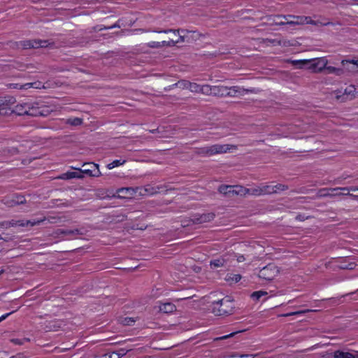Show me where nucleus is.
Masks as SVG:
<instances>
[{
	"instance_id": "f257e3e1",
	"label": "nucleus",
	"mask_w": 358,
	"mask_h": 358,
	"mask_svg": "<svg viewBox=\"0 0 358 358\" xmlns=\"http://www.w3.org/2000/svg\"><path fill=\"white\" fill-rule=\"evenodd\" d=\"M292 64L299 69H306L314 73H318L324 69L328 64V60L326 57H319L311 59L293 60Z\"/></svg>"
},
{
	"instance_id": "f03ea898",
	"label": "nucleus",
	"mask_w": 358,
	"mask_h": 358,
	"mask_svg": "<svg viewBox=\"0 0 358 358\" xmlns=\"http://www.w3.org/2000/svg\"><path fill=\"white\" fill-rule=\"evenodd\" d=\"M234 309V301L227 296L211 304L212 313L217 316L229 315L233 313Z\"/></svg>"
},
{
	"instance_id": "7ed1b4c3",
	"label": "nucleus",
	"mask_w": 358,
	"mask_h": 358,
	"mask_svg": "<svg viewBox=\"0 0 358 358\" xmlns=\"http://www.w3.org/2000/svg\"><path fill=\"white\" fill-rule=\"evenodd\" d=\"M229 150V145L227 144H215L210 146L201 148L196 152L202 157H210L216 154L225 153Z\"/></svg>"
},
{
	"instance_id": "20e7f679",
	"label": "nucleus",
	"mask_w": 358,
	"mask_h": 358,
	"mask_svg": "<svg viewBox=\"0 0 358 358\" xmlns=\"http://www.w3.org/2000/svg\"><path fill=\"white\" fill-rule=\"evenodd\" d=\"M245 187L242 185H220L218 192L228 198L236 196H245Z\"/></svg>"
},
{
	"instance_id": "39448f33",
	"label": "nucleus",
	"mask_w": 358,
	"mask_h": 358,
	"mask_svg": "<svg viewBox=\"0 0 358 358\" xmlns=\"http://www.w3.org/2000/svg\"><path fill=\"white\" fill-rule=\"evenodd\" d=\"M138 195L141 196H153L162 192H167L168 187L165 185H152L148 184L143 187H136Z\"/></svg>"
},
{
	"instance_id": "423d86ee",
	"label": "nucleus",
	"mask_w": 358,
	"mask_h": 358,
	"mask_svg": "<svg viewBox=\"0 0 358 358\" xmlns=\"http://www.w3.org/2000/svg\"><path fill=\"white\" fill-rule=\"evenodd\" d=\"M277 18H282L286 20V23L289 25H300L305 24H316L310 17L299 16V15H278Z\"/></svg>"
},
{
	"instance_id": "0eeeda50",
	"label": "nucleus",
	"mask_w": 358,
	"mask_h": 358,
	"mask_svg": "<svg viewBox=\"0 0 358 358\" xmlns=\"http://www.w3.org/2000/svg\"><path fill=\"white\" fill-rule=\"evenodd\" d=\"M279 273V269L273 264H268L262 268L259 272V277L265 280H272Z\"/></svg>"
},
{
	"instance_id": "6e6552de",
	"label": "nucleus",
	"mask_w": 358,
	"mask_h": 358,
	"mask_svg": "<svg viewBox=\"0 0 358 358\" xmlns=\"http://www.w3.org/2000/svg\"><path fill=\"white\" fill-rule=\"evenodd\" d=\"M358 96V91L354 85L348 86L343 92L338 91L336 92V99L342 102L352 100Z\"/></svg>"
},
{
	"instance_id": "1a4fd4ad",
	"label": "nucleus",
	"mask_w": 358,
	"mask_h": 358,
	"mask_svg": "<svg viewBox=\"0 0 358 358\" xmlns=\"http://www.w3.org/2000/svg\"><path fill=\"white\" fill-rule=\"evenodd\" d=\"M321 358H358V353L353 354L348 351L338 350H329L320 354Z\"/></svg>"
},
{
	"instance_id": "9d476101",
	"label": "nucleus",
	"mask_w": 358,
	"mask_h": 358,
	"mask_svg": "<svg viewBox=\"0 0 358 358\" xmlns=\"http://www.w3.org/2000/svg\"><path fill=\"white\" fill-rule=\"evenodd\" d=\"M76 169L78 170L80 173H85L91 177H99L101 175L99 165L93 162L85 163L82 169Z\"/></svg>"
},
{
	"instance_id": "9b49d317",
	"label": "nucleus",
	"mask_w": 358,
	"mask_h": 358,
	"mask_svg": "<svg viewBox=\"0 0 358 358\" xmlns=\"http://www.w3.org/2000/svg\"><path fill=\"white\" fill-rule=\"evenodd\" d=\"M179 29H164L161 31H157L158 33H172L175 37H177V39L175 38H169V41H163L160 42L162 44V47L163 46H174L176 44L183 42L185 41L184 36H180Z\"/></svg>"
},
{
	"instance_id": "f8f14e48",
	"label": "nucleus",
	"mask_w": 358,
	"mask_h": 358,
	"mask_svg": "<svg viewBox=\"0 0 358 358\" xmlns=\"http://www.w3.org/2000/svg\"><path fill=\"white\" fill-rule=\"evenodd\" d=\"M50 43L47 40L32 39L20 42V45L24 49L38 48L48 47Z\"/></svg>"
},
{
	"instance_id": "ddd939ff",
	"label": "nucleus",
	"mask_w": 358,
	"mask_h": 358,
	"mask_svg": "<svg viewBox=\"0 0 358 358\" xmlns=\"http://www.w3.org/2000/svg\"><path fill=\"white\" fill-rule=\"evenodd\" d=\"M27 115L30 116H45L49 113L47 108L43 106H40L38 103H29V107H27Z\"/></svg>"
},
{
	"instance_id": "4468645a",
	"label": "nucleus",
	"mask_w": 358,
	"mask_h": 358,
	"mask_svg": "<svg viewBox=\"0 0 358 358\" xmlns=\"http://www.w3.org/2000/svg\"><path fill=\"white\" fill-rule=\"evenodd\" d=\"M341 190V187H335V188H322L320 189L316 195V197L321 198V197H333L336 196L341 195V193L338 192V191Z\"/></svg>"
},
{
	"instance_id": "2eb2a0df",
	"label": "nucleus",
	"mask_w": 358,
	"mask_h": 358,
	"mask_svg": "<svg viewBox=\"0 0 358 358\" xmlns=\"http://www.w3.org/2000/svg\"><path fill=\"white\" fill-rule=\"evenodd\" d=\"M118 198H131L136 195H138V191L136 187H122L117 190Z\"/></svg>"
},
{
	"instance_id": "dca6fc26",
	"label": "nucleus",
	"mask_w": 358,
	"mask_h": 358,
	"mask_svg": "<svg viewBox=\"0 0 358 358\" xmlns=\"http://www.w3.org/2000/svg\"><path fill=\"white\" fill-rule=\"evenodd\" d=\"M215 215L213 213H203L201 215H196L192 221L194 224H204L214 220Z\"/></svg>"
},
{
	"instance_id": "f3484780",
	"label": "nucleus",
	"mask_w": 358,
	"mask_h": 358,
	"mask_svg": "<svg viewBox=\"0 0 358 358\" xmlns=\"http://www.w3.org/2000/svg\"><path fill=\"white\" fill-rule=\"evenodd\" d=\"M252 90H247L239 86L227 87V96H237L244 95L248 92H252Z\"/></svg>"
},
{
	"instance_id": "a211bd4d",
	"label": "nucleus",
	"mask_w": 358,
	"mask_h": 358,
	"mask_svg": "<svg viewBox=\"0 0 358 358\" xmlns=\"http://www.w3.org/2000/svg\"><path fill=\"white\" fill-rule=\"evenodd\" d=\"M44 220H45V218L41 219V220H34L33 221L32 220H16V227L17 226L22 227H29V226L34 227L35 225L40 224Z\"/></svg>"
},
{
	"instance_id": "6ab92c4d",
	"label": "nucleus",
	"mask_w": 358,
	"mask_h": 358,
	"mask_svg": "<svg viewBox=\"0 0 358 358\" xmlns=\"http://www.w3.org/2000/svg\"><path fill=\"white\" fill-rule=\"evenodd\" d=\"M245 192V196L247 194H250L255 196H262V184L259 185H255L250 188H246Z\"/></svg>"
},
{
	"instance_id": "aec40b11",
	"label": "nucleus",
	"mask_w": 358,
	"mask_h": 358,
	"mask_svg": "<svg viewBox=\"0 0 358 358\" xmlns=\"http://www.w3.org/2000/svg\"><path fill=\"white\" fill-rule=\"evenodd\" d=\"M227 87L222 85H213V96H227Z\"/></svg>"
},
{
	"instance_id": "412c9836",
	"label": "nucleus",
	"mask_w": 358,
	"mask_h": 358,
	"mask_svg": "<svg viewBox=\"0 0 358 358\" xmlns=\"http://www.w3.org/2000/svg\"><path fill=\"white\" fill-rule=\"evenodd\" d=\"M83 175L78 172L76 171H67L66 173H64L61 174L59 176L57 177L59 179L62 180H69L72 178H83Z\"/></svg>"
},
{
	"instance_id": "4be33fe9",
	"label": "nucleus",
	"mask_w": 358,
	"mask_h": 358,
	"mask_svg": "<svg viewBox=\"0 0 358 358\" xmlns=\"http://www.w3.org/2000/svg\"><path fill=\"white\" fill-rule=\"evenodd\" d=\"M57 234L58 235L64 236H76L83 234L82 231L78 229H58Z\"/></svg>"
},
{
	"instance_id": "5701e85b",
	"label": "nucleus",
	"mask_w": 358,
	"mask_h": 358,
	"mask_svg": "<svg viewBox=\"0 0 358 358\" xmlns=\"http://www.w3.org/2000/svg\"><path fill=\"white\" fill-rule=\"evenodd\" d=\"M176 310V307L172 303H164L159 306V310L164 313H173Z\"/></svg>"
},
{
	"instance_id": "b1692460",
	"label": "nucleus",
	"mask_w": 358,
	"mask_h": 358,
	"mask_svg": "<svg viewBox=\"0 0 358 358\" xmlns=\"http://www.w3.org/2000/svg\"><path fill=\"white\" fill-rule=\"evenodd\" d=\"M27 107H29V103L17 104L15 107L13 112L17 114L18 115H27L28 110Z\"/></svg>"
},
{
	"instance_id": "393cba45",
	"label": "nucleus",
	"mask_w": 358,
	"mask_h": 358,
	"mask_svg": "<svg viewBox=\"0 0 358 358\" xmlns=\"http://www.w3.org/2000/svg\"><path fill=\"white\" fill-rule=\"evenodd\" d=\"M342 64L343 66H345L347 64H352V66L348 67V69L350 71H353V72L357 71V70L356 69V68H358V58L355 59H351V60H343Z\"/></svg>"
},
{
	"instance_id": "a878e982",
	"label": "nucleus",
	"mask_w": 358,
	"mask_h": 358,
	"mask_svg": "<svg viewBox=\"0 0 358 358\" xmlns=\"http://www.w3.org/2000/svg\"><path fill=\"white\" fill-rule=\"evenodd\" d=\"M213 85H203L201 86V92L200 93L208 95V96H213Z\"/></svg>"
},
{
	"instance_id": "bb28decb",
	"label": "nucleus",
	"mask_w": 358,
	"mask_h": 358,
	"mask_svg": "<svg viewBox=\"0 0 358 358\" xmlns=\"http://www.w3.org/2000/svg\"><path fill=\"white\" fill-rule=\"evenodd\" d=\"M262 195L272 194H273V187L271 185L262 184Z\"/></svg>"
},
{
	"instance_id": "cd10ccee",
	"label": "nucleus",
	"mask_w": 358,
	"mask_h": 358,
	"mask_svg": "<svg viewBox=\"0 0 358 358\" xmlns=\"http://www.w3.org/2000/svg\"><path fill=\"white\" fill-rule=\"evenodd\" d=\"M226 261L223 258H220L217 259H214L210 262V266L212 268H218L221 266H224L225 265Z\"/></svg>"
},
{
	"instance_id": "c85d7f7f",
	"label": "nucleus",
	"mask_w": 358,
	"mask_h": 358,
	"mask_svg": "<svg viewBox=\"0 0 358 358\" xmlns=\"http://www.w3.org/2000/svg\"><path fill=\"white\" fill-rule=\"evenodd\" d=\"M324 69H326L328 73H334V74H336L337 76H341L343 73V69H338V68H336V67H334V66H326Z\"/></svg>"
},
{
	"instance_id": "c756f323",
	"label": "nucleus",
	"mask_w": 358,
	"mask_h": 358,
	"mask_svg": "<svg viewBox=\"0 0 358 358\" xmlns=\"http://www.w3.org/2000/svg\"><path fill=\"white\" fill-rule=\"evenodd\" d=\"M66 123L72 126H78L82 124L83 119L79 117L69 118L66 120Z\"/></svg>"
},
{
	"instance_id": "7c9ffc66",
	"label": "nucleus",
	"mask_w": 358,
	"mask_h": 358,
	"mask_svg": "<svg viewBox=\"0 0 358 358\" xmlns=\"http://www.w3.org/2000/svg\"><path fill=\"white\" fill-rule=\"evenodd\" d=\"M273 194H278L280 192L285 191V190L288 189V188H289L287 185L280 184V183L273 185Z\"/></svg>"
},
{
	"instance_id": "2f4dec72",
	"label": "nucleus",
	"mask_w": 358,
	"mask_h": 358,
	"mask_svg": "<svg viewBox=\"0 0 358 358\" xmlns=\"http://www.w3.org/2000/svg\"><path fill=\"white\" fill-rule=\"evenodd\" d=\"M312 311H315V310L307 309V310H299V311H296V312H291V313H285V314H282L280 316L289 317V316H292V315H299L305 314L306 313L312 312Z\"/></svg>"
},
{
	"instance_id": "473e14b6",
	"label": "nucleus",
	"mask_w": 358,
	"mask_h": 358,
	"mask_svg": "<svg viewBox=\"0 0 358 358\" xmlns=\"http://www.w3.org/2000/svg\"><path fill=\"white\" fill-rule=\"evenodd\" d=\"M341 190L347 191V194H345L348 195L351 197H353V198L357 197V196L350 193V191H352V192L358 191L357 187L352 186V187H341Z\"/></svg>"
},
{
	"instance_id": "72a5a7b5",
	"label": "nucleus",
	"mask_w": 358,
	"mask_h": 358,
	"mask_svg": "<svg viewBox=\"0 0 358 358\" xmlns=\"http://www.w3.org/2000/svg\"><path fill=\"white\" fill-rule=\"evenodd\" d=\"M126 162V160L116 159L112 162L111 163L107 165V168L108 169H112L115 167L119 166L120 165L124 164Z\"/></svg>"
},
{
	"instance_id": "f704fd0d",
	"label": "nucleus",
	"mask_w": 358,
	"mask_h": 358,
	"mask_svg": "<svg viewBox=\"0 0 358 358\" xmlns=\"http://www.w3.org/2000/svg\"><path fill=\"white\" fill-rule=\"evenodd\" d=\"M189 85V90L195 93H200L201 92V86L200 85L195 83H191L190 84H187Z\"/></svg>"
},
{
	"instance_id": "c9c22d12",
	"label": "nucleus",
	"mask_w": 358,
	"mask_h": 358,
	"mask_svg": "<svg viewBox=\"0 0 358 358\" xmlns=\"http://www.w3.org/2000/svg\"><path fill=\"white\" fill-rule=\"evenodd\" d=\"M266 294H267L266 292L262 291V290L257 291V292H254L253 293H252L251 298L253 299L254 300L258 301L262 296H266Z\"/></svg>"
},
{
	"instance_id": "e433bc0d",
	"label": "nucleus",
	"mask_w": 358,
	"mask_h": 358,
	"mask_svg": "<svg viewBox=\"0 0 358 358\" xmlns=\"http://www.w3.org/2000/svg\"><path fill=\"white\" fill-rule=\"evenodd\" d=\"M120 322L124 325L131 326L134 324L135 320L133 317H127L122 318Z\"/></svg>"
},
{
	"instance_id": "4c0bfd02",
	"label": "nucleus",
	"mask_w": 358,
	"mask_h": 358,
	"mask_svg": "<svg viewBox=\"0 0 358 358\" xmlns=\"http://www.w3.org/2000/svg\"><path fill=\"white\" fill-rule=\"evenodd\" d=\"M15 201H16V199L15 198V195H13V196H12V197L10 199L8 198L6 200L5 203L6 205H8L9 207H12V206L18 205V203H15Z\"/></svg>"
},
{
	"instance_id": "58836bf2",
	"label": "nucleus",
	"mask_w": 358,
	"mask_h": 358,
	"mask_svg": "<svg viewBox=\"0 0 358 358\" xmlns=\"http://www.w3.org/2000/svg\"><path fill=\"white\" fill-rule=\"evenodd\" d=\"M355 264V263H350V264H342L339 266V267L342 269H353Z\"/></svg>"
},
{
	"instance_id": "ea45409f",
	"label": "nucleus",
	"mask_w": 358,
	"mask_h": 358,
	"mask_svg": "<svg viewBox=\"0 0 358 358\" xmlns=\"http://www.w3.org/2000/svg\"><path fill=\"white\" fill-rule=\"evenodd\" d=\"M15 198L16 199L15 203H18V205L25 202V199L22 195H15Z\"/></svg>"
},
{
	"instance_id": "a19ab883",
	"label": "nucleus",
	"mask_w": 358,
	"mask_h": 358,
	"mask_svg": "<svg viewBox=\"0 0 358 358\" xmlns=\"http://www.w3.org/2000/svg\"><path fill=\"white\" fill-rule=\"evenodd\" d=\"M148 46L152 48H159L162 47V44L160 42L152 41L148 43Z\"/></svg>"
},
{
	"instance_id": "79ce46f5",
	"label": "nucleus",
	"mask_w": 358,
	"mask_h": 358,
	"mask_svg": "<svg viewBox=\"0 0 358 358\" xmlns=\"http://www.w3.org/2000/svg\"><path fill=\"white\" fill-rule=\"evenodd\" d=\"M191 82L187 81V80H182L178 82V84L182 87L184 89H188L189 90V85L187 84H190Z\"/></svg>"
},
{
	"instance_id": "37998d69",
	"label": "nucleus",
	"mask_w": 358,
	"mask_h": 358,
	"mask_svg": "<svg viewBox=\"0 0 358 358\" xmlns=\"http://www.w3.org/2000/svg\"><path fill=\"white\" fill-rule=\"evenodd\" d=\"M116 27H120V25L117 24V23H115L110 27H100L99 28V31H101V30H105V29H113V28H116Z\"/></svg>"
},
{
	"instance_id": "c03bdc74",
	"label": "nucleus",
	"mask_w": 358,
	"mask_h": 358,
	"mask_svg": "<svg viewBox=\"0 0 358 358\" xmlns=\"http://www.w3.org/2000/svg\"><path fill=\"white\" fill-rule=\"evenodd\" d=\"M34 85V84H33V83H25L24 85H20V89L27 90L29 88L33 87Z\"/></svg>"
},
{
	"instance_id": "a18cd8bd",
	"label": "nucleus",
	"mask_w": 358,
	"mask_h": 358,
	"mask_svg": "<svg viewBox=\"0 0 358 358\" xmlns=\"http://www.w3.org/2000/svg\"><path fill=\"white\" fill-rule=\"evenodd\" d=\"M13 238V236H10L9 235H6V236H0V240H3L4 241H12Z\"/></svg>"
},
{
	"instance_id": "49530a36",
	"label": "nucleus",
	"mask_w": 358,
	"mask_h": 358,
	"mask_svg": "<svg viewBox=\"0 0 358 358\" xmlns=\"http://www.w3.org/2000/svg\"><path fill=\"white\" fill-rule=\"evenodd\" d=\"M241 275H239V274H234L233 275V276L231 277V280L236 282H238L241 280Z\"/></svg>"
},
{
	"instance_id": "de8ad7c7",
	"label": "nucleus",
	"mask_w": 358,
	"mask_h": 358,
	"mask_svg": "<svg viewBox=\"0 0 358 358\" xmlns=\"http://www.w3.org/2000/svg\"><path fill=\"white\" fill-rule=\"evenodd\" d=\"M0 228L2 229H8L9 228V224L8 221H3L0 222Z\"/></svg>"
},
{
	"instance_id": "09e8293b",
	"label": "nucleus",
	"mask_w": 358,
	"mask_h": 358,
	"mask_svg": "<svg viewBox=\"0 0 358 358\" xmlns=\"http://www.w3.org/2000/svg\"><path fill=\"white\" fill-rule=\"evenodd\" d=\"M238 332H232L228 335H226V336H223L220 338H219L218 339H221V340H223V339H227L228 338H230V337H232L234 335H235L236 334H237Z\"/></svg>"
},
{
	"instance_id": "8fccbe9b",
	"label": "nucleus",
	"mask_w": 358,
	"mask_h": 358,
	"mask_svg": "<svg viewBox=\"0 0 358 358\" xmlns=\"http://www.w3.org/2000/svg\"><path fill=\"white\" fill-rule=\"evenodd\" d=\"M33 84H34L33 87L36 89H41L43 87L41 83L40 82H34Z\"/></svg>"
},
{
	"instance_id": "3c124183",
	"label": "nucleus",
	"mask_w": 358,
	"mask_h": 358,
	"mask_svg": "<svg viewBox=\"0 0 358 358\" xmlns=\"http://www.w3.org/2000/svg\"><path fill=\"white\" fill-rule=\"evenodd\" d=\"M14 311H12L10 313H6L5 315H3L1 317H0V322L5 319H6L10 314H12Z\"/></svg>"
},
{
	"instance_id": "603ef678",
	"label": "nucleus",
	"mask_w": 358,
	"mask_h": 358,
	"mask_svg": "<svg viewBox=\"0 0 358 358\" xmlns=\"http://www.w3.org/2000/svg\"><path fill=\"white\" fill-rule=\"evenodd\" d=\"M116 352L120 355V358H121L126 354V351L124 349H120Z\"/></svg>"
},
{
	"instance_id": "864d4df0",
	"label": "nucleus",
	"mask_w": 358,
	"mask_h": 358,
	"mask_svg": "<svg viewBox=\"0 0 358 358\" xmlns=\"http://www.w3.org/2000/svg\"><path fill=\"white\" fill-rule=\"evenodd\" d=\"M109 358H120V355L116 352H113L110 354Z\"/></svg>"
},
{
	"instance_id": "5fc2aeb1",
	"label": "nucleus",
	"mask_w": 358,
	"mask_h": 358,
	"mask_svg": "<svg viewBox=\"0 0 358 358\" xmlns=\"http://www.w3.org/2000/svg\"><path fill=\"white\" fill-rule=\"evenodd\" d=\"M8 222L9 224V228L11 227H16V220H12L8 221Z\"/></svg>"
},
{
	"instance_id": "6e6d98bb",
	"label": "nucleus",
	"mask_w": 358,
	"mask_h": 358,
	"mask_svg": "<svg viewBox=\"0 0 358 358\" xmlns=\"http://www.w3.org/2000/svg\"><path fill=\"white\" fill-rule=\"evenodd\" d=\"M275 24L277 25H285V24H287V23H286V20H285L284 21L276 22Z\"/></svg>"
},
{
	"instance_id": "4d7b16f0",
	"label": "nucleus",
	"mask_w": 358,
	"mask_h": 358,
	"mask_svg": "<svg viewBox=\"0 0 358 358\" xmlns=\"http://www.w3.org/2000/svg\"><path fill=\"white\" fill-rule=\"evenodd\" d=\"M244 260H245V257L243 255H241V256L238 257V258H237V261L238 262H242Z\"/></svg>"
},
{
	"instance_id": "13d9d810",
	"label": "nucleus",
	"mask_w": 358,
	"mask_h": 358,
	"mask_svg": "<svg viewBox=\"0 0 358 358\" xmlns=\"http://www.w3.org/2000/svg\"><path fill=\"white\" fill-rule=\"evenodd\" d=\"M296 219L300 220V221H302V220H304L305 218L301 215H299L296 216Z\"/></svg>"
},
{
	"instance_id": "bf43d9fd",
	"label": "nucleus",
	"mask_w": 358,
	"mask_h": 358,
	"mask_svg": "<svg viewBox=\"0 0 358 358\" xmlns=\"http://www.w3.org/2000/svg\"><path fill=\"white\" fill-rule=\"evenodd\" d=\"M12 341H13V343H16V344H20V343H20V342L18 341V340H17V339H13V340H12Z\"/></svg>"
},
{
	"instance_id": "052dcab7",
	"label": "nucleus",
	"mask_w": 358,
	"mask_h": 358,
	"mask_svg": "<svg viewBox=\"0 0 358 358\" xmlns=\"http://www.w3.org/2000/svg\"><path fill=\"white\" fill-rule=\"evenodd\" d=\"M251 357V355H243L241 356V358H244V357Z\"/></svg>"
},
{
	"instance_id": "680f3d73",
	"label": "nucleus",
	"mask_w": 358,
	"mask_h": 358,
	"mask_svg": "<svg viewBox=\"0 0 358 358\" xmlns=\"http://www.w3.org/2000/svg\"><path fill=\"white\" fill-rule=\"evenodd\" d=\"M340 193L341 194V195H346L345 194H347L346 192H344V193H341V192H340Z\"/></svg>"
},
{
	"instance_id": "e2e57ef3",
	"label": "nucleus",
	"mask_w": 358,
	"mask_h": 358,
	"mask_svg": "<svg viewBox=\"0 0 358 358\" xmlns=\"http://www.w3.org/2000/svg\"><path fill=\"white\" fill-rule=\"evenodd\" d=\"M3 273V270L0 271V275Z\"/></svg>"
},
{
	"instance_id": "0e129e2a",
	"label": "nucleus",
	"mask_w": 358,
	"mask_h": 358,
	"mask_svg": "<svg viewBox=\"0 0 358 358\" xmlns=\"http://www.w3.org/2000/svg\"><path fill=\"white\" fill-rule=\"evenodd\" d=\"M17 85H17V84H16V85H15V86L14 87H15V88H17V87H17Z\"/></svg>"
},
{
	"instance_id": "69168bd1",
	"label": "nucleus",
	"mask_w": 358,
	"mask_h": 358,
	"mask_svg": "<svg viewBox=\"0 0 358 358\" xmlns=\"http://www.w3.org/2000/svg\"><path fill=\"white\" fill-rule=\"evenodd\" d=\"M151 133H154L155 132V130H150V131Z\"/></svg>"
},
{
	"instance_id": "338daca9",
	"label": "nucleus",
	"mask_w": 358,
	"mask_h": 358,
	"mask_svg": "<svg viewBox=\"0 0 358 358\" xmlns=\"http://www.w3.org/2000/svg\"><path fill=\"white\" fill-rule=\"evenodd\" d=\"M10 358H16V357H11Z\"/></svg>"
},
{
	"instance_id": "774afa93",
	"label": "nucleus",
	"mask_w": 358,
	"mask_h": 358,
	"mask_svg": "<svg viewBox=\"0 0 358 358\" xmlns=\"http://www.w3.org/2000/svg\"><path fill=\"white\" fill-rule=\"evenodd\" d=\"M357 197H358V195H357Z\"/></svg>"
}]
</instances>
